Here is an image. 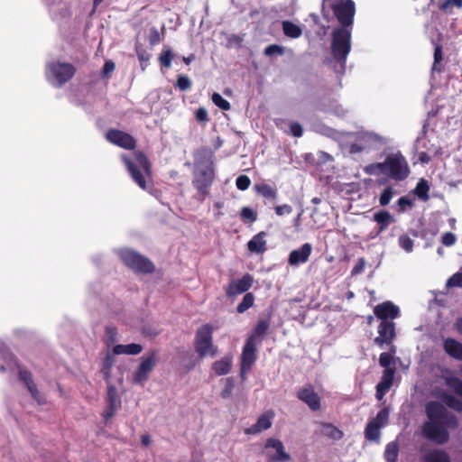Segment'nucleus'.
I'll use <instances>...</instances> for the list:
<instances>
[{"label":"nucleus","instance_id":"obj_1","mask_svg":"<svg viewBox=\"0 0 462 462\" xmlns=\"http://www.w3.org/2000/svg\"><path fill=\"white\" fill-rule=\"evenodd\" d=\"M433 396L442 402L430 401L425 404L427 420L421 425V435L435 444L443 445L449 440V430L459 426L458 418L448 408L462 412V401L441 388H435Z\"/></svg>","mask_w":462,"mask_h":462},{"label":"nucleus","instance_id":"obj_2","mask_svg":"<svg viewBox=\"0 0 462 462\" xmlns=\"http://www.w3.org/2000/svg\"><path fill=\"white\" fill-rule=\"evenodd\" d=\"M120 158L134 183L143 190L152 189V163L146 155L134 151L131 154L123 153Z\"/></svg>","mask_w":462,"mask_h":462},{"label":"nucleus","instance_id":"obj_3","mask_svg":"<svg viewBox=\"0 0 462 462\" xmlns=\"http://www.w3.org/2000/svg\"><path fill=\"white\" fill-rule=\"evenodd\" d=\"M321 14L327 22L336 19L337 28H353L356 4L353 0H323Z\"/></svg>","mask_w":462,"mask_h":462},{"label":"nucleus","instance_id":"obj_4","mask_svg":"<svg viewBox=\"0 0 462 462\" xmlns=\"http://www.w3.org/2000/svg\"><path fill=\"white\" fill-rule=\"evenodd\" d=\"M106 337L107 353L103 362L101 372L104 378L108 381L116 356V342L114 339L113 328H106ZM107 399L109 402L108 410L104 413V420L106 424L112 420L114 416L116 400L114 386L109 382H107Z\"/></svg>","mask_w":462,"mask_h":462},{"label":"nucleus","instance_id":"obj_5","mask_svg":"<svg viewBox=\"0 0 462 462\" xmlns=\"http://www.w3.org/2000/svg\"><path fill=\"white\" fill-rule=\"evenodd\" d=\"M353 28H334L331 32V54L334 60L345 65L351 51Z\"/></svg>","mask_w":462,"mask_h":462},{"label":"nucleus","instance_id":"obj_6","mask_svg":"<svg viewBox=\"0 0 462 462\" xmlns=\"http://www.w3.org/2000/svg\"><path fill=\"white\" fill-rule=\"evenodd\" d=\"M214 167H194L192 171V185L197 190L198 200L203 202L210 193V188L215 180Z\"/></svg>","mask_w":462,"mask_h":462},{"label":"nucleus","instance_id":"obj_7","mask_svg":"<svg viewBox=\"0 0 462 462\" xmlns=\"http://www.w3.org/2000/svg\"><path fill=\"white\" fill-rule=\"evenodd\" d=\"M118 254L121 261L135 273L152 274L155 272L153 263L135 251L122 249Z\"/></svg>","mask_w":462,"mask_h":462},{"label":"nucleus","instance_id":"obj_8","mask_svg":"<svg viewBox=\"0 0 462 462\" xmlns=\"http://www.w3.org/2000/svg\"><path fill=\"white\" fill-rule=\"evenodd\" d=\"M213 328L209 324H204L198 328L195 338V351L200 358H204L207 355L215 356L217 349L213 345Z\"/></svg>","mask_w":462,"mask_h":462},{"label":"nucleus","instance_id":"obj_9","mask_svg":"<svg viewBox=\"0 0 462 462\" xmlns=\"http://www.w3.org/2000/svg\"><path fill=\"white\" fill-rule=\"evenodd\" d=\"M74 73V67L67 62H49L46 67V78L55 87L65 84L73 77Z\"/></svg>","mask_w":462,"mask_h":462},{"label":"nucleus","instance_id":"obj_10","mask_svg":"<svg viewBox=\"0 0 462 462\" xmlns=\"http://www.w3.org/2000/svg\"><path fill=\"white\" fill-rule=\"evenodd\" d=\"M386 175L393 180L402 181L410 175V167L401 153L389 154L385 158Z\"/></svg>","mask_w":462,"mask_h":462},{"label":"nucleus","instance_id":"obj_11","mask_svg":"<svg viewBox=\"0 0 462 462\" xmlns=\"http://www.w3.org/2000/svg\"><path fill=\"white\" fill-rule=\"evenodd\" d=\"M158 360V351L152 350L141 358L140 365L133 375V382L136 384H143L149 378V374L153 370Z\"/></svg>","mask_w":462,"mask_h":462},{"label":"nucleus","instance_id":"obj_12","mask_svg":"<svg viewBox=\"0 0 462 462\" xmlns=\"http://www.w3.org/2000/svg\"><path fill=\"white\" fill-rule=\"evenodd\" d=\"M256 342H252V339H246L243 346L240 362V376L242 380L246 378V374L256 361Z\"/></svg>","mask_w":462,"mask_h":462},{"label":"nucleus","instance_id":"obj_13","mask_svg":"<svg viewBox=\"0 0 462 462\" xmlns=\"http://www.w3.org/2000/svg\"><path fill=\"white\" fill-rule=\"evenodd\" d=\"M254 284V277L250 273H245L239 279H233L226 287V295L232 298L243 293H247Z\"/></svg>","mask_w":462,"mask_h":462},{"label":"nucleus","instance_id":"obj_14","mask_svg":"<svg viewBox=\"0 0 462 462\" xmlns=\"http://www.w3.org/2000/svg\"><path fill=\"white\" fill-rule=\"evenodd\" d=\"M378 336L374 338L375 345L383 348L391 345L396 337V325L393 321H381L377 328Z\"/></svg>","mask_w":462,"mask_h":462},{"label":"nucleus","instance_id":"obj_15","mask_svg":"<svg viewBox=\"0 0 462 462\" xmlns=\"http://www.w3.org/2000/svg\"><path fill=\"white\" fill-rule=\"evenodd\" d=\"M374 314L381 321H393L400 317L401 311L397 305L390 300H386L374 308Z\"/></svg>","mask_w":462,"mask_h":462},{"label":"nucleus","instance_id":"obj_16","mask_svg":"<svg viewBox=\"0 0 462 462\" xmlns=\"http://www.w3.org/2000/svg\"><path fill=\"white\" fill-rule=\"evenodd\" d=\"M297 398L306 403L309 408L315 411L320 409V397L315 392L312 385L309 384L297 391Z\"/></svg>","mask_w":462,"mask_h":462},{"label":"nucleus","instance_id":"obj_17","mask_svg":"<svg viewBox=\"0 0 462 462\" xmlns=\"http://www.w3.org/2000/svg\"><path fill=\"white\" fill-rule=\"evenodd\" d=\"M264 448H272L276 451L275 454H268L270 462H287L291 460L290 454L285 451L282 442L278 439L269 438L265 442Z\"/></svg>","mask_w":462,"mask_h":462},{"label":"nucleus","instance_id":"obj_18","mask_svg":"<svg viewBox=\"0 0 462 462\" xmlns=\"http://www.w3.org/2000/svg\"><path fill=\"white\" fill-rule=\"evenodd\" d=\"M312 252V245L310 243L303 244L300 248L292 250L288 257V263L291 266H297L305 263Z\"/></svg>","mask_w":462,"mask_h":462},{"label":"nucleus","instance_id":"obj_19","mask_svg":"<svg viewBox=\"0 0 462 462\" xmlns=\"http://www.w3.org/2000/svg\"><path fill=\"white\" fill-rule=\"evenodd\" d=\"M395 368L384 369L381 381L376 385L375 397L381 401L393 385Z\"/></svg>","mask_w":462,"mask_h":462},{"label":"nucleus","instance_id":"obj_20","mask_svg":"<svg viewBox=\"0 0 462 462\" xmlns=\"http://www.w3.org/2000/svg\"><path fill=\"white\" fill-rule=\"evenodd\" d=\"M274 416L273 411L263 412L257 420V421L249 428L245 430L246 434L255 435L263 430H266L272 427V420Z\"/></svg>","mask_w":462,"mask_h":462},{"label":"nucleus","instance_id":"obj_21","mask_svg":"<svg viewBox=\"0 0 462 462\" xmlns=\"http://www.w3.org/2000/svg\"><path fill=\"white\" fill-rule=\"evenodd\" d=\"M214 154L209 147H200L194 152V167H214Z\"/></svg>","mask_w":462,"mask_h":462},{"label":"nucleus","instance_id":"obj_22","mask_svg":"<svg viewBox=\"0 0 462 462\" xmlns=\"http://www.w3.org/2000/svg\"><path fill=\"white\" fill-rule=\"evenodd\" d=\"M19 379L25 384L28 391L32 394V398L38 402V403H44V399L41 396L36 384L34 383L32 374L27 370H20L19 371Z\"/></svg>","mask_w":462,"mask_h":462},{"label":"nucleus","instance_id":"obj_23","mask_svg":"<svg viewBox=\"0 0 462 462\" xmlns=\"http://www.w3.org/2000/svg\"><path fill=\"white\" fill-rule=\"evenodd\" d=\"M321 429L315 430V435L325 436L333 440H339L343 438L344 433L337 427L329 422H319Z\"/></svg>","mask_w":462,"mask_h":462},{"label":"nucleus","instance_id":"obj_24","mask_svg":"<svg viewBox=\"0 0 462 462\" xmlns=\"http://www.w3.org/2000/svg\"><path fill=\"white\" fill-rule=\"evenodd\" d=\"M373 220L376 222L378 225V231L376 235H379L382 232L385 231L390 226V224L395 222V219L392 216V214L384 209L375 212L373 216Z\"/></svg>","mask_w":462,"mask_h":462},{"label":"nucleus","instance_id":"obj_25","mask_svg":"<svg viewBox=\"0 0 462 462\" xmlns=\"http://www.w3.org/2000/svg\"><path fill=\"white\" fill-rule=\"evenodd\" d=\"M420 462H451L449 455L443 449L434 448L420 457Z\"/></svg>","mask_w":462,"mask_h":462},{"label":"nucleus","instance_id":"obj_26","mask_svg":"<svg viewBox=\"0 0 462 462\" xmlns=\"http://www.w3.org/2000/svg\"><path fill=\"white\" fill-rule=\"evenodd\" d=\"M443 347L445 352L451 357L462 361V343L454 338H447L444 340Z\"/></svg>","mask_w":462,"mask_h":462},{"label":"nucleus","instance_id":"obj_27","mask_svg":"<svg viewBox=\"0 0 462 462\" xmlns=\"http://www.w3.org/2000/svg\"><path fill=\"white\" fill-rule=\"evenodd\" d=\"M264 232L255 235L247 244L248 250L256 254H263L266 251V241L263 239Z\"/></svg>","mask_w":462,"mask_h":462},{"label":"nucleus","instance_id":"obj_28","mask_svg":"<svg viewBox=\"0 0 462 462\" xmlns=\"http://www.w3.org/2000/svg\"><path fill=\"white\" fill-rule=\"evenodd\" d=\"M269 322L265 319L258 320L257 324L254 328L251 335L247 337V339H252V342H261L262 339L266 335L269 329Z\"/></svg>","mask_w":462,"mask_h":462},{"label":"nucleus","instance_id":"obj_29","mask_svg":"<svg viewBox=\"0 0 462 462\" xmlns=\"http://www.w3.org/2000/svg\"><path fill=\"white\" fill-rule=\"evenodd\" d=\"M136 140L130 134L117 130V146L134 151L136 147Z\"/></svg>","mask_w":462,"mask_h":462},{"label":"nucleus","instance_id":"obj_30","mask_svg":"<svg viewBox=\"0 0 462 462\" xmlns=\"http://www.w3.org/2000/svg\"><path fill=\"white\" fill-rule=\"evenodd\" d=\"M232 366V357L224 356L220 360L213 363L212 370L217 375H224L230 372Z\"/></svg>","mask_w":462,"mask_h":462},{"label":"nucleus","instance_id":"obj_31","mask_svg":"<svg viewBox=\"0 0 462 462\" xmlns=\"http://www.w3.org/2000/svg\"><path fill=\"white\" fill-rule=\"evenodd\" d=\"M283 33L286 37L291 39H297L302 35V29L291 21H283L282 23Z\"/></svg>","mask_w":462,"mask_h":462},{"label":"nucleus","instance_id":"obj_32","mask_svg":"<svg viewBox=\"0 0 462 462\" xmlns=\"http://www.w3.org/2000/svg\"><path fill=\"white\" fill-rule=\"evenodd\" d=\"M430 184L427 180L420 179L417 184L415 189H413L414 194L422 201H428L430 199Z\"/></svg>","mask_w":462,"mask_h":462},{"label":"nucleus","instance_id":"obj_33","mask_svg":"<svg viewBox=\"0 0 462 462\" xmlns=\"http://www.w3.org/2000/svg\"><path fill=\"white\" fill-rule=\"evenodd\" d=\"M399 444L397 441L389 442L384 450V459L386 462H398Z\"/></svg>","mask_w":462,"mask_h":462},{"label":"nucleus","instance_id":"obj_34","mask_svg":"<svg viewBox=\"0 0 462 462\" xmlns=\"http://www.w3.org/2000/svg\"><path fill=\"white\" fill-rule=\"evenodd\" d=\"M254 189L265 199H275L277 197L276 189L266 183L255 184Z\"/></svg>","mask_w":462,"mask_h":462},{"label":"nucleus","instance_id":"obj_35","mask_svg":"<svg viewBox=\"0 0 462 462\" xmlns=\"http://www.w3.org/2000/svg\"><path fill=\"white\" fill-rule=\"evenodd\" d=\"M143 346L136 343H131L127 345L117 344L116 353L117 355H138L142 352Z\"/></svg>","mask_w":462,"mask_h":462},{"label":"nucleus","instance_id":"obj_36","mask_svg":"<svg viewBox=\"0 0 462 462\" xmlns=\"http://www.w3.org/2000/svg\"><path fill=\"white\" fill-rule=\"evenodd\" d=\"M446 386L451 389L457 396L462 398V380L457 376L444 377Z\"/></svg>","mask_w":462,"mask_h":462},{"label":"nucleus","instance_id":"obj_37","mask_svg":"<svg viewBox=\"0 0 462 462\" xmlns=\"http://www.w3.org/2000/svg\"><path fill=\"white\" fill-rule=\"evenodd\" d=\"M389 413V408L384 407L381 411H379L376 416L371 419L369 421L382 429L388 424Z\"/></svg>","mask_w":462,"mask_h":462},{"label":"nucleus","instance_id":"obj_38","mask_svg":"<svg viewBox=\"0 0 462 462\" xmlns=\"http://www.w3.org/2000/svg\"><path fill=\"white\" fill-rule=\"evenodd\" d=\"M254 295L252 292H247L244 295L242 301L236 307V312L242 314L247 310L252 308L254 303Z\"/></svg>","mask_w":462,"mask_h":462},{"label":"nucleus","instance_id":"obj_39","mask_svg":"<svg viewBox=\"0 0 462 462\" xmlns=\"http://www.w3.org/2000/svg\"><path fill=\"white\" fill-rule=\"evenodd\" d=\"M381 428L368 421L365 429V437L369 441L379 440Z\"/></svg>","mask_w":462,"mask_h":462},{"label":"nucleus","instance_id":"obj_40","mask_svg":"<svg viewBox=\"0 0 462 462\" xmlns=\"http://www.w3.org/2000/svg\"><path fill=\"white\" fill-rule=\"evenodd\" d=\"M240 217L244 223H254L257 220V212L249 207L242 208Z\"/></svg>","mask_w":462,"mask_h":462},{"label":"nucleus","instance_id":"obj_41","mask_svg":"<svg viewBox=\"0 0 462 462\" xmlns=\"http://www.w3.org/2000/svg\"><path fill=\"white\" fill-rule=\"evenodd\" d=\"M365 171L370 175H377L379 173L386 174L385 161L368 164L365 167Z\"/></svg>","mask_w":462,"mask_h":462},{"label":"nucleus","instance_id":"obj_42","mask_svg":"<svg viewBox=\"0 0 462 462\" xmlns=\"http://www.w3.org/2000/svg\"><path fill=\"white\" fill-rule=\"evenodd\" d=\"M174 58V53L170 49H163L162 53L159 55V62L160 64L166 68L170 69L171 67V61Z\"/></svg>","mask_w":462,"mask_h":462},{"label":"nucleus","instance_id":"obj_43","mask_svg":"<svg viewBox=\"0 0 462 462\" xmlns=\"http://www.w3.org/2000/svg\"><path fill=\"white\" fill-rule=\"evenodd\" d=\"M394 195V189L392 186H387L383 189L379 196V204L382 207L387 206Z\"/></svg>","mask_w":462,"mask_h":462},{"label":"nucleus","instance_id":"obj_44","mask_svg":"<svg viewBox=\"0 0 462 462\" xmlns=\"http://www.w3.org/2000/svg\"><path fill=\"white\" fill-rule=\"evenodd\" d=\"M285 52V49L284 47L281 46V45H277V44H271V45H268L264 50H263V54L267 57H273V56H282L283 55Z\"/></svg>","mask_w":462,"mask_h":462},{"label":"nucleus","instance_id":"obj_45","mask_svg":"<svg viewBox=\"0 0 462 462\" xmlns=\"http://www.w3.org/2000/svg\"><path fill=\"white\" fill-rule=\"evenodd\" d=\"M192 86V82L189 78L186 75H179L177 77V80L175 83V88H179L180 91H186L189 89Z\"/></svg>","mask_w":462,"mask_h":462},{"label":"nucleus","instance_id":"obj_46","mask_svg":"<svg viewBox=\"0 0 462 462\" xmlns=\"http://www.w3.org/2000/svg\"><path fill=\"white\" fill-rule=\"evenodd\" d=\"M161 333V329L157 325L154 324H145L142 328V334L144 337H155Z\"/></svg>","mask_w":462,"mask_h":462},{"label":"nucleus","instance_id":"obj_47","mask_svg":"<svg viewBox=\"0 0 462 462\" xmlns=\"http://www.w3.org/2000/svg\"><path fill=\"white\" fill-rule=\"evenodd\" d=\"M245 34H230L226 38V47L227 48H240L242 47V43L244 42Z\"/></svg>","mask_w":462,"mask_h":462},{"label":"nucleus","instance_id":"obj_48","mask_svg":"<svg viewBox=\"0 0 462 462\" xmlns=\"http://www.w3.org/2000/svg\"><path fill=\"white\" fill-rule=\"evenodd\" d=\"M213 103L222 110H229L231 106L230 103L225 99L220 94L213 93L212 95Z\"/></svg>","mask_w":462,"mask_h":462},{"label":"nucleus","instance_id":"obj_49","mask_svg":"<svg viewBox=\"0 0 462 462\" xmlns=\"http://www.w3.org/2000/svg\"><path fill=\"white\" fill-rule=\"evenodd\" d=\"M136 54L140 60L142 69L144 70L148 61L151 59V54L143 48H136Z\"/></svg>","mask_w":462,"mask_h":462},{"label":"nucleus","instance_id":"obj_50","mask_svg":"<svg viewBox=\"0 0 462 462\" xmlns=\"http://www.w3.org/2000/svg\"><path fill=\"white\" fill-rule=\"evenodd\" d=\"M399 245L406 252H411L413 249V240L408 235L400 236Z\"/></svg>","mask_w":462,"mask_h":462},{"label":"nucleus","instance_id":"obj_51","mask_svg":"<svg viewBox=\"0 0 462 462\" xmlns=\"http://www.w3.org/2000/svg\"><path fill=\"white\" fill-rule=\"evenodd\" d=\"M379 364L385 369L391 368L392 365H394V359L391 353L383 352L379 356Z\"/></svg>","mask_w":462,"mask_h":462},{"label":"nucleus","instance_id":"obj_52","mask_svg":"<svg viewBox=\"0 0 462 462\" xmlns=\"http://www.w3.org/2000/svg\"><path fill=\"white\" fill-rule=\"evenodd\" d=\"M234 387H235V382H234L233 378H231V377L226 378L225 387L222 390L221 394H220L221 397L223 399L229 398L232 394Z\"/></svg>","mask_w":462,"mask_h":462},{"label":"nucleus","instance_id":"obj_53","mask_svg":"<svg viewBox=\"0 0 462 462\" xmlns=\"http://www.w3.org/2000/svg\"><path fill=\"white\" fill-rule=\"evenodd\" d=\"M236 185L240 190H246L251 185V180L247 175H239L236 180Z\"/></svg>","mask_w":462,"mask_h":462},{"label":"nucleus","instance_id":"obj_54","mask_svg":"<svg viewBox=\"0 0 462 462\" xmlns=\"http://www.w3.org/2000/svg\"><path fill=\"white\" fill-rule=\"evenodd\" d=\"M461 8L462 7V0H446L441 5L440 9L445 12L451 13L452 8Z\"/></svg>","mask_w":462,"mask_h":462},{"label":"nucleus","instance_id":"obj_55","mask_svg":"<svg viewBox=\"0 0 462 462\" xmlns=\"http://www.w3.org/2000/svg\"><path fill=\"white\" fill-rule=\"evenodd\" d=\"M397 206L399 212H404L406 211L407 208H411L413 207V201L408 197L403 196L397 200Z\"/></svg>","mask_w":462,"mask_h":462},{"label":"nucleus","instance_id":"obj_56","mask_svg":"<svg viewBox=\"0 0 462 462\" xmlns=\"http://www.w3.org/2000/svg\"><path fill=\"white\" fill-rule=\"evenodd\" d=\"M448 287L462 288V273H454L447 282Z\"/></svg>","mask_w":462,"mask_h":462},{"label":"nucleus","instance_id":"obj_57","mask_svg":"<svg viewBox=\"0 0 462 462\" xmlns=\"http://www.w3.org/2000/svg\"><path fill=\"white\" fill-rule=\"evenodd\" d=\"M195 118L199 123H208L209 121V116L207 109L204 107H199L195 112Z\"/></svg>","mask_w":462,"mask_h":462},{"label":"nucleus","instance_id":"obj_58","mask_svg":"<svg viewBox=\"0 0 462 462\" xmlns=\"http://www.w3.org/2000/svg\"><path fill=\"white\" fill-rule=\"evenodd\" d=\"M365 264H366V262H365V258H363V257L359 258L357 260L356 263L355 264V266L351 270V275L356 276V275L362 273L365 271Z\"/></svg>","mask_w":462,"mask_h":462},{"label":"nucleus","instance_id":"obj_59","mask_svg":"<svg viewBox=\"0 0 462 462\" xmlns=\"http://www.w3.org/2000/svg\"><path fill=\"white\" fill-rule=\"evenodd\" d=\"M456 241H457V237H456L455 234H453L451 232H446L441 236V243L445 246H451L456 243Z\"/></svg>","mask_w":462,"mask_h":462},{"label":"nucleus","instance_id":"obj_60","mask_svg":"<svg viewBox=\"0 0 462 462\" xmlns=\"http://www.w3.org/2000/svg\"><path fill=\"white\" fill-rule=\"evenodd\" d=\"M443 59L442 47L440 45H437L434 50V64L433 69H437V64L439 63ZM439 71L440 69H438Z\"/></svg>","mask_w":462,"mask_h":462},{"label":"nucleus","instance_id":"obj_61","mask_svg":"<svg viewBox=\"0 0 462 462\" xmlns=\"http://www.w3.org/2000/svg\"><path fill=\"white\" fill-rule=\"evenodd\" d=\"M290 130H291V134L294 136V137H301L302 134H303V128L302 126L297 123V122H293L290 125Z\"/></svg>","mask_w":462,"mask_h":462},{"label":"nucleus","instance_id":"obj_62","mask_svg":"<svg viewBox=\"0 0 462 462\" xmlns=\"http://www.w3.org/2000/svg\"><path fill=\"white\" fill-rule=\"evenodd\" d=\"M161 42L160 33L157 29L151 30L149 34V42L152 46L157 45Z\"/></svg>","mask_w":462,"mask_h":462},{"label":"nucleus","instance_id":"obj_63","mask_svg":"<svg viewBox=\"0 0 462 462\" xmlns=\"http://www.w3.org/2000/svg\"><path fill=\"white\" fill-rule=\"evenodd\" d=\"M275 213L278 216L289 215L292 212V208L290 205L284 204L274 208Z\"/></svg>","mask_w":462,"mask_h":462},{"label":"nucleus","instance_id":"obj_64","mask_svg":"<svg viewBox=\"0 0 462 462\" xmlns=\"http://www.w3.org/2000/svg\"><path fill=\"white\" fill-rule=\"evenodd\" d=\"M114 69L115 63L112 60L106 61L103 68V76L105 78L109 77Z\"/></svg>","mask_w":462,"mask_h":462}]
</instances>
